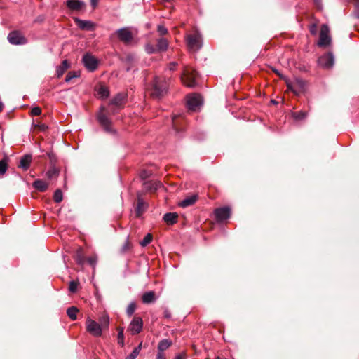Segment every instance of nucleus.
Instances as JSON below:
<instances>
[{"instance_id": "f257e3e1", "label": "nucleus", "mask_w": 359, "mask_h": 359, "mask_svg": "<svg viewBox=\"0 0 359 359\" xmlns=\"http://www.w3.org/2000/svg\"><path fill=\"white\" fill-rule=\"evenodd\" d=\"M109 325V317L107 314H103L99 318V322H97L88 317L86 320V331L93 337H100L102 335V332L108 329Z\"/></svg>"}, {"instance_id": "f03ea898", "label": "nucleus", "mask_w": 359, "mask_h": 359, "mask_svg": "<svg viewBox=\"0 0 359 359\" xmlns=\"http://www.w3.org/2000/svg\"><path fill=\"white\" fill-rule=\"evenodd\" d=\"M168 83L165 79L161 77H156L149 89V93L154 98H161L167 92Z\"/></svg>"}, {"instance_id": "7ed1b4c3", "label": "nucleus", "mask_w": 359, "mask_h": 359, "mask_svg": "<svg viewBox=\"0 0 359 359\" xmlns=\"http://www.w3.org/2000/svg\"><path fill=\"white\" fill-rule=\"evenodd\" d=\"M187 48L191 52H196L202 47V37L201 34L196 31L185 37Z\"/></svg>"}, {"instance_id": "20e7f679", "label": "nucleus", "mask_w": 359, "mask_h": 359, "mask_svg": "<svg viewBox=\"0 0 359 359\" xmlns=\"http://www.w3.org/2000/svg\"><path fill=\"white\" fill-rule=\"evenodd\" d=\"M197 73L192 68L186 67L181 71V83L189 88H194L196 86V78Z\"/></svg>"}, {"instance_id": "39448f33", "label": "nucleus", "mask_w": 359, "mask_h": 359, "mask_svg": "<svg viewBox=\"0 0 359 359\" xmlns=\"http://www.w3.org/2000/svg\"><path fill=\"white\" fill-rule=\"evenodd\" d=\"M202 105V98L198 94L192 93L187 97V107L189 110L197 111Z\"/></svg>"}, {"instance_id": "423d86ee", "label": "nucleus", "mask_w": 359, "mask_h": 359, "mask_svg": "<svg viewBox=\"0 0 359 359\" xmlns=\"http://www.w3.org/2000/svg\"><path fill=\"white\" fill-rule=\"evenodd\" d=\"M330 29L325 24L322 25L320 32L319 41L318 45L320 47H326L331 42V37L329 34Z\"/></svg>"}, {"instance_id": "0eeeda50", "label": "nucleus", "mask_w": 359, "mask_h": 359, "mask_svg": "<svg viewBox=\"0 0 359 359\" xmlns=\"http://www.w3.org/2000/svg\"><path fill=\"white\" fill-rule=\"evenodd\" d=\"M287 86L294 94L299 95L304 90L305 82L299 78H296L293 81L287 82Z\"/></svg>"}, {"instance_id": "6e6552de", "label": "nucleus", "mask_w": 359, "mask_h": 359, "mask_svg": "<svg viewBox=\"0 0 359 359\" xmlns=\"http://www.w3.org/2000/svg\"><path fill=\"white\" fill-rule=\"evenodd\" d=\"M8 40L13 45H23L27 43V39L19 31H13L8 35Z\"/></svg>"}, {"instance_id": "1a4fd4ad", "label": "nucleus", "mask_w": 359, "mask_h": 359, "mask_svg": "<svg viewBox=\"0 0 359 359\" xmlns=\"http://www.w3.org/2000/svg\"><path fill=\"white\" fill-rule=\"evenodd\" d=\"M120 41L125 44H130L133 41V36L130 29L128 27L119 29L116 32Z\"/></svg>"}, {"instance_id": "9d476101", "label": "nucleus", "mask_w": 359, "mask_h": 359, "mask_svg": "<svg viewBox=\"0 0 359 359\" xmlns=\"http://www.w3.org/2000/svg\"><path fill=\"white\" fill-rule=\"evenodd\" d=\"M82 62L85 67L90 72L95 71L98 65L97 60L91 54L86 53L82 58Z\"/></svg>"}, {"instance_id": "9b49d317", "label": "nucleus", "mask_w": 359, "mask_h": 359, "mask_svg": "<svg viewBox=\"0 0 359 359\" xmlns=\"http://www.w3.org/2000/svg\"><path fill=\"white\" fill-rule=\"evenodd\" d=\"M318 65L325 69H330L334 63V57L332 53H328L320 56L318 60Z\"/></svg>"}, {"instance_id": "f8f14e48", "label": "nucleus", "mask_w": 359, "mask_h": 359, "mask_svg": "<svg viewBox=\"0 0 359 359\" xmlns=\"http://www.w3.org/2000/svg\"><path fill=\"white\" fill-rule=\"evenodd\" d=\"M214 215L218 222H222L230 217L231 209L229 207L219 208L215 210Z\"/></svg>"}, {"instance_id": "ddd939ff", "label": "nucleus", "mask_w": 359, "mask_h": 359, "mask_svg": "<svg viewBox=\"0 0 359 359\" xmlns=\"http://www.w3.org/2000/svg\"><path fill=\"white\" fill-rule=\"evenodd\" d=\"M143 327V320L140 317H134L130 322L128 331L130 332L131 334L135 335L139 334Z\"/></svg>"}, {"instance_id": "4468645a", "label": "nucleus", "mask_w": 359, "mask_h": 359, "mask_svg": "<svg viewBox=\"0 0 359 359\" xmlns=\"http://www.w3.org/2000/svg\"><path fill=\"white\" fill-rule=\"evenodd\" d=\"M104 107H102L100 108V111L97 114V120L100 124L104 128V129L107 132H112V129L111 127V121L108 118V117L103 113Z\"/></svg>"}, {"instance_id": "2eb2a0df", "label": "nucleus", "mask_w": 359, "mask_h": 359, "mask_svg": "<svg viewBox=\"0 0 359 359\" xmlns=\"http://www.w3.org/2000/svg\"><path fill=\"white\" fill-rule=\"evenodd\" d=\"M161 186L162 184L161 182L156 180L147 181L144 182L143 184L144 189L150 192L155 191L156 190L161 187Z\"/></svg>"}, {"instance_id": "dca6fc26", "label": "nucleus", "mask_w": 359, "mask_h": 359, "mask_svg": "<svg viewBox=\"0 0 359 359\" xmlns=\"http://www.w3.org/2000/svg\"><path fill=\"white\" fill-rule=\"evenodd\" d=\"M75 22L76 25L83 30H93L95 28V24L90 20H83L80 19H76Z\"/></svg>"}, {"instance_id": "f3484780", "label": "nucleus", "mask_w": 359, "mask_h": 359, "mask_svg": "<svg viewBox=\"0 0 359 359\" xmlns=\"http://www.w3.org/2000/svg\"><path fill=\"white\" fill-rule=\"evenodd\" d=\"M163 220L168 225H172L178 221V214L176 212H168L163 215Z\"/></svg>"}, {"instance_id": "a211bd4d", "label": "nucleus", "mask_w": 359, "mask_h": 359, "mask_svg": "<svg viewBox=\"0 0 359 359\" xmlns=\"http://www.w3.org/2000/svg\"><path fill=\"white\" fill-rule=\"evenodd\" d=\"M198 200L197 194H192L181 201V208H187L194 205Z\"/></svg>"}, {"instance_id": "6ab92c4d", "label": "nucleus", "mask_w": 359, "mask_h": 359, "mask_svg": "<svg viewBox=\"0 0 359 359\" xmlns=\"http://www.w3.org/2000/svg\"><path fill=\"white\" fill-rule=\"evenodd\" d=\"M67 6L72 11H79L83 8L84 4L77 0H68L67 1Z\"/></svg>"}, {"instance_id": "aec40b11", "label": "nucleus", "mask_w": 359, "mask_h": 359, "mask_svg": "<svg viewBox=\"0 0 359 359\" xmlns=\"http://www.w3.org/2000/svg\"><path fill=\"white\" fill-rule=\"evenodd\" d=\"M172 344V342L170 339H165L161 340L158 344L157 353L165 354V351L170 347Z\"/></svg>"}, {"instance_id": "412c9836", "label": "nucleus", "mask_w": 359, "mask_h": 359, "mask_svg": "<svg viewBox=\"0 0 359 359\" xmlns=\"http://www.w3.org/2000/svg\"><path fill=\"white\" fill-rule=\"evenodd\" d=\"M97 95L100 99H106L109 95L108 88L104 85H100L96 88Z\"/></svg>"}, {"instance_id": "4be33fe9", "label": "nucleus", "mask_w": 359, "mask_h": 359, "mask_svg": "<svg viewBox=\"0 0 359 359\" xmlns=\"http://www.w3.org/2000/svg\"><path fill=\"white\" fill-rule=\"evenodd\" d=\"M125 99L126 96L123 94H118L111 100L110 104L121 108L124 104Z\"/></svg>"}, {"instance_id": "5701e85b", "label": "nucleus", "mask_w": 359, "mask_h": 359, "mask_svg": "<svg viewBox=\"0 0 359 359\" xmlns=\"http://www.w3.org/2000/svg\"><path fill=\"white\" fill-rule=\"evenodd\" d=\"M69 64L67 60L62 62L61 65H59L56 69V74L58 78H60L64 73L69 69Z\"/></svg>"}, {"instance_id": "b1692460", "label": "nucleus", "mask_w": 359, "mask_h": 359, "mask_svg": "<svg viewBox=\"0 0 359 359\" xmlns=\"http://www.w3.org/2000/svg\"><path fill=\"white\" fill-rule=\"evenodd\" d=\"M32 162V156L31 155H25L21 158L19 163V167L22 168L25 170H27L30 165Z\"/></svg>"}, {"instance_id": "393cba45", "label": "nucleus", "mask_w": 359, "mask_h": 359, "mask_svg": "<svg viewBox=\"0 0 359 359\" xmlns=\"http://www.w3.org/2000/svg\"><path fill=\"white\" fill-rule=\"evenodd\" d=\"M156 299L155 292L149 291L145 292L142 297V301L144 304H150L155 302Z\"/></svg>"}, {"instance_id": "a878e982", "label": "nucleus", "mask_w": 359, "mask_h": 359, "mask_svg": "<svg viewBox=\"0 0 359 359\" xmlns=\"http://www.w3.org/2000/svg\"><path fill=\"white\" fill-rule=\"evenodd\" d=\"M33 187L38 191L43 192L48 189V184L42 180H36L33 182Z\"/></svg>"}, {"instance_id": "bb28decb", "label": "nucleus", "mask_w": 359, "mask_h": 359, "mask_svg": "<svg viewBox=\"0 0 359 359\" xmlns=\"http://www.w3.org/2000/svg\"><path fill=\"white\" fill-rule=\"evenodd\" d=\"M168 47V41L165 38H160L157 40L156 48L158 52L165 51Z\"/></svg>"}, {"instance_id": "cd10ccee", "label": "nucleus", "mask_w": 359, "mask_h": 359, "mask_svg": "<svg viewBox=\"0 0 359 359\" xmlns=\"http://www.w3.org/2000/svg\"><path fill=\"white\" fill-rule=\"evenodd\" d=\"M118 336H117V341L118 344L121 347L124 346V328L122 327H118L117 328Z\"/></svg>"}, {"instance_id": "c85d7f7f", "label": "nucleus", "mask_w": 359, "mask_h": 359, "mask_svg": "<svg viewBox=\"0 0 359 359\" xmlns=\"http://www.w3.org/2000/svg\"><path fill=\"white\" fill-rule=\"evenodd\" d=\"M79 312V310L75 306H72L67 309V314L69 316V318L72 320H75L77 318V313Z\"/></svg>"}, {"instance_id": "c756f323", "label": "nucleus", "mask_w": 359, "mask_h": 359, "mask_svg": "<svg viewBox=\"0 0 359 359\" xmlns=\"http://www.w3.org/2000/svg\"><path fill=\"white\" fill-rule=\"evenodd\" d=\"M8 159L7 157H5L4 159L0 161V175H4L8 168Z\"/></svg>"}, {"instance_id": "7c9ffc66", "label": "nucleus", "mask_w": 359, "mask_h": 359, "mask_svg": "<svg viewBox=\"0 0 359 359\" xmlns=\"http://www.w3.org/2000/svg\"><path fill=\"white\" fill-rule=\"evenodd\" d=\"M80 76V72L76 71H71L68 72L65 77V82H69L72 79Z\"/></svg>"}, {"instance_id": "2f4dec72", "label": "nucleus", "mask_w": 359, "mask_h": 359, "mask_svg": "<svg viewBox=\"0 0 359 359\" xmlns=\"http://www.w3.org/2000/svg\"><path fill=\"white\" fill-rule=\"evenodd\" d=\"M59 170L56 168H51L46 172V176L48 179H53L58 175Z\"/></svg>"}, {"instance_id": "473e14b6", "label": "nucleus", "mask_w": 359, "mask_h": 359, "mask_svg": "<svg viewBox=\"0 0 359 359\" xmlns=\"http://www.w3.org/2000/svg\"><path fill=\"white\" fill-rule=\"evenodd\" d=\"M145 50L149 54H153V53L158 52L157 50L156 46H154V45H152L149 43H148L145 45Z\"/></svg>"}, {"instance_id": "72a5a7b5", "label": "nucleus", "mask_w": 359, "mask_h": 359, "mask_svg": "<svg viewBox=\"0 0 359 359\" xmlns=\"http://www.w3.org/2000/svg\"><path fill=\"white\" fill-rule=\"evenodd\" d=\"M306 116H307V113L305 111H302L294 112L292 114V116L296 120H303L306 117Z\"/></svg>"}, {"instance_id": "f704fd0d", "label": "nucleus", "mask_w": 359, "mask_h": 359, "mask_svg": "<svg viewBox=\"0 0 359 359\" xmlns=\"http://www.w3.org/2000/svg\"><path fill=\"white\" fill-rule=\"evenodd\" d=\"M152 238V235L151 233H147L144 238V239L140 241V243L142 247L147 246L151 242Z\"/></svg>"}, {"instance_id": "c9c22d12", "label": "nucleus", "mask_w": 359, "mask_h": 359, "mask_svg": "<svg viewBox=\"0 0 359 359\" xmlns=\"http://www.w3.org/2000/svg\"><path fill=\"white\" fill-rule=\"evenodd\" d=\"M53 199L55 203H60L62 201V193L60 189L55 191Z\"/></svg>"}, {"instance_id": "e433bc0d", "label": "nucleus", "mask_w": 359, "mask_h": 359, "mask_svg": "<svg viewBox=\"0 0 359 359\" xmlns=\"http://www.w3.org/2000/svg\"><path fill=\"white\" fill-rule=\"evenodd\" d=\"M136 309V304L134 302H131L126 309V313L128 316H131Z\"/></svg>"}, {"instance_id": "4c0bfd02", "label": "nucleus", "mask_w": 359, "mask_h": 359, "mask_svg": "<svg viewBox=\"0 0 359 359\" xmlns=\"http://www.w3.org/2000/svg\"><path fill=\"white\" fill-rule=\"evenodd\" d=\"M152 175V171L150 170H142L140 173V177L142 180L148 178Z\"/></svg>"}, {"instance_id": "58836bf2", "label": "nucleus", "mask_w": 359, "mask_h": 359, "mask_svg": "<svg viewBox=\"0 0 359 359\" xmlns=\"http://www.w3.org/2000/svg\"><path fill=\"white\" fill-rule=\"evenodd\" d=\"M78 288V283L72 280L69 283V290L72 292H75Z\"/></svg>"}, {"instance_id": "ea45409f", "label": "nucleus", "mask_w": 359, "mask_h": 359, "mask_svg": "<svg viewBox=\"0 0 359 359\" xmlns=\"http://www.w3.org/2000/svg\"><path fill=\"white\" fill-rule=\"evenodd\" d=\"M97 256L95 255H93V256H91V257H88L87 259V262H88V264L92 266L93 267H94L97 263Z\"/></svg>"}, {"instance_id": "a19ab883", "label": "nucleus", "mask_w": 359, "mask_h": 359, "mask_svg": "<svg viewBox=\"0 0 359 359\" xmlns=\"http://www.w3.org/2000/svg\"><path fill=\"white\" fill-rule=\"evenodd\" d=\"M158 32L160 35L163 36L168 34V29L162 25H159L157 28Z\"/></svg>"}, {"instance_id": "79ce46f5", "label": "nucleus", "mask_w": 359, "mask_h": 359, "mask_svg": "<svg viewBox=\"0 0 359 359\" xmlns=\"http://www.w3.org/2000/svg\"><path fill=\"white\" fill-rule=\"evenodd\" d=\"M41 114V109L39 107H33L31 110V115L34 116H39Z\"/></svg>"}, {"instance_id": "37998d69", "label": "nucleus", "mask_w": 359, "mask_h": 359, "mask_svg": "<svg viewBox=\"0 0 359 359\" xmlns=\"http://www.w3.org/2000/svg\"><path fill=\"white\" fill-rule=\"evenodd\" d=\"M309 32L312 35H316L318 32V26L316 23H313L311 25H309Z\"/></svg>"}, {"instance_id": "c03bdc74", "label": "nucleus", "mask_w": 359, "mask_h": 359, "mask_svg": "<svg viewBox=\"0 0 359 359\" xmlns=\"http://www.w3.org/2000/svg\"><path fill=\"white\" fill-rule=\"evenodd\" d=\"M76 261L79 264H83L85 262L84 257L82 256V255L80 252H78L76 257Z\"/></svg>"}, {"instance_id": "a18cd8bd", "label": "nucleus", "mask_w": 359, "mask_h": 359, "mask_svg": "<svg viewBox=\"0 0 359 359\" xmlns=\"http://www.w3.org/2000/svg\"><path fill=\"white\" fill-rule=\"evenodd\" d=\"M141 348H142V344H139L138 346L135 347L133 352L130 353L131 355H133L135 358H137L141 351Z\"/></svg>"}, {"instance_id": "49530a36", "label": "nucleus", "mask_w": 359, "mask_h": 359, "mask_svg": "<svg viewBox=\"0 0 359 359\" xmlns=\"http://www.w3.org/2000/svg\"><path fill=\"white\" fill-rule=\"evenodd\" d=\"M141 348H142V344H139L138 346L135 347L133 352L130 353L131 355H133L135 358H137L141 351Z\"/></svg>"}, {"instance_id": "de8ad7c7", "label": "nucleus", "mask_w": 359, "mask_h": 359, "mask_svg": "<svg viewBox=\"0 0 359 359\" xmlns=\"http://www.w3.org/2000/svg\"><path fill=\"white\" fill-rule=\"evenodd\" d=\"M130 248H131V244L130 243V242L128 241H126L122 247L121 251H122V252H126L128 250H129L130 249Z\"/></svg>"}, {"instance_id": "09e8293b", "label": "nucleus", "mask_w": 359, "mask_h": 359, "mask_svg": "<svg viewBox=\"0 0 359 359\" xmlns=\"http://www.w3.org/2000/svg\"><path fill=\"white\" fill-rule=\"evenodd\" d=\"M144 205V204L143 201L140 198H138L137 207V210L138 213H140V212L143 209Z\"/></svg>"}, {"instance_id": "8fccbe9b", "label": "nucleus", "mask_w": 359, "mask_h": 359, "mask_svg": "<svg viewBox=\"0 0 359 359\" xmlns=\"http://www.w3.org/2000/svg\"><path fill=\"white\" fill-rule=\"evenodd\" d=\"M156 359H166L165 354H163L161 353H157Z\"/></svg>"}, {"instance_id": "3c124183", "label": "nucleus", "mask_w": 359, "mask_h": 359, "mask_svg": "<svg viewBox=\"0 0 359 359\" xmlns=\"http://www.w3.org/2000/svg\"><path fill=\"white\" fill-rule=\"evenodd\" d=\"M313 2L318 8H321V6H322L321 0H313Z\"/></svg>"}, {"instance_id": "603ef678", "label": "nucleus", "mask_w": 359, "mask_h": 359, "mask_svg": "<svg viewBox=\"0 0 359 359\" xmlns=\"http://www.w3.org/2000/svg\"><path fill=\"white\" fill-rule=\"evenodd\" d=\"M99 0H90V4L93 8H95L98 4Z\"/></svg>"}, {"instance_id": "864d4df0", "label": "nucleus", "mask_w": 359, "mask_h": 359, "mask_svg": "<svg viewBox=\"0 0 359 359\" xmlns=\"http://www.w3.org/2000/svg\"><path fill=\"white\" fill-rule=\"evenodd\" d=\"M177 65V64L175 63H171L170 64V70H173L175 69V66Z\"/></svg>"}, {"instance_id": "5fc2aeb1", "label": "nucleus", "mask_w": 359, "mask_h": 359, "mask_svg": "<svg viewBox=\"0 0 359 359\" xmlns=\"http://www.w3.org/2000/svg\"><path fill=\"white\" fill-rule=\"evenodd\" d=\"M126 359H136L133 355L130 354Z\"/></svg>"}, {"instance_id": "6e6d98bb", "label": "nucleus", "mask_w": 359, "mask_h": 359, "mask_svg": "<svg viewBox=\"0 0 359 359\" xmlns=\"http://www.w3.org/2000/svg\"><path fill=\"white\" fill-rule=\"evenodd\" d=\"M176 118L177 117L175 116H173V127H175V128L176 127V125H175V123Z\"/></svg>"}, {"instance_id": "4d7b16f0", "label": "nucleus", "mask_w": 359, "mask_h": 359, "mask_svg": "<svg viewBox=\"0 0 359 359\" xmlns=\"http://www.w3.org/2000/svg\"><path fill=\"white\" fill-rule=\"evenodd\" d=\"M3 110V104L0 102V112Z\"/></svg>"}, {"instance_id": "13d9d810", "label": "nucleus", "mask_w": 359, "mask_h": 359, "mask_svg": "<svg viewBox=\"0 0 359 359\" xmlns=\"http://www.w3.org/2000/svg\"><path fill=\"white\" fill-rule=\"evenodd\" d=\"M175 359H180V354L179 355H177L175 358Z\"/></svg>"}, {"instance_id": "bf43d9fd", "label": "nucleus", "mask_w": 359, "mask_h": 359, "mask_svg": "<svg viewBox=\"0 0 359 359\" xmlns=\"http://www.w3.org/2000/svg\"><path fill=\"white\" fill-rule=\"evenodd\" d=\"M357 18H359V12L356 15Z\"/></svg>"}, {"instance_id": "052dcab7", "label": "nucleus", "mask_w": 359, "mask_h": 359, "mask_svg": "<svg viewBox=\"0 0 359 359\" xmlns=\"http://www.w3.org/2000/svg\"><path fill=\"white\" fill-rule=\"evenodd\" d=\"M181 359H182V355L181 354Z\"/></svg>"}]
</instances>
